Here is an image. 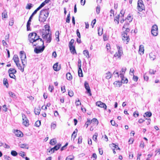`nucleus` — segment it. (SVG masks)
I'll return each instance as SVG.
<instances>
[{
	"instance_id": "obj_28",
	"label": "nucleus",
	"mask_w": 160,
	"mask_h": 160,
	"mask_svg": "<svg viewBox=\"0 0 160 160\" xmlns=\"http://www.w3.org/2000/svg\"><path fill=\"white\" fill-rule=\"evenodd\" d=\"M46 19L47 18L45 19V16H43L40 15L39 16V20L42 22H44L45 21Z\"/></svg>"
},
{
	"instance_id": "obj_5",
	"label": "nucleus",
	"mask_w": 160,
	"mask_h": 160,
	"mask_svg": "<svg viewBox=\"0 0 160 160\" xmlns=\"http://www.w3.org/2000/svg\"><path fill=\"white\" fill-rule=\"evenodd\" d=\"M118 52H116L114 55V57L116 58H120L121 56L123 54V52L122 51V47L118 45H117Z\"/></svg>"
},
{
	"instance_id": "obj_44",
	"label": "nucleus",
	"mask_w": 160,
	"mask_h": 160,
	"mask_svg": "<svg viewBox=\"0 0 160 160\" xmlns=\"http://www.w3.org/2000/svg\"><path fill=\"white\" fill-rule=\"evenodd\" d=\"M41 8V7L39 6L34 11L32 14L34 16L37 13V11L39 10Z\"/></svg>"
},
{
	"instance_id": "obj_38",
	"label": "nucleus",
	"mask_w": 160,
	"mask_h": 160,
	"mask_svg": "<svg viewBox=\"0 0 160 160\" xmlns=\"http://www.w3.org/2000/svg\"><path fill=\"white\" fill-rule=\"evenodd\" d=\"M98 136V134L97 133H95L93 135L92 139L95 142H97V137Z\"/></svg>"
},
{
	"instance_id": "obj_61",
	"label": "nucleus",
	"mask_w": 160,
	"mask_h": 160,
	"mask_svg": "<svg viewBox=\"0 0 160 160\" xmlns=\"http://www.w3.org/2000/svg\"><path fill=\"white\" fill-rule=\"evenodd\" d=\"M68 94L70 97H72L73 95V93L72 91H69L68 92Z\"/></svg>"
},
{
	"instance_id": "obj_53",
	"label": "nucleus",
	"mask_w": 160,
	"mask_h": 160,
	"mask_svg": "<svg viewBox=\"0 0 160 160\" xmlns=\"http://www.w3.org/2000/svg\"><path fill=\"white\" fill-rule=\"evenodd\" d=\"M134 70L132 68H131L130 70L129 73L131 75H134Z\"/></svg>"
},
{
	"instance_id": "obj_34",
	"label": "nucleus",
	"mask_w": 160,
	"mask_h": 160,
	"mask_svg": "<svg viewBox=\"0 0 160 160\" xmlns=\"http://www.w3.org/2000/svg\"><path fill=\"white\" fill-rule=\"evenodd\" d=\"M2 19L6 18H7V12L6 11H4L2 13Z\"/></svg>"
},
{
	"instance_id": "obj_56",
	"label": "nucleus",
	"mask_w": 160,
	"mask_h": 160,
	"mask_svg": "<svg viewBox=\"0 0 160 160\" xmlns=\"http://www.w3.org/2000/svg\"><path fill=\"white\" fill-rule=\"evenodd\" d=\"M70 14H68V15L66 19V22H67L69 23L70 22Z\"/></svg>"
},
{
	"instance_id": "obj_6",
	"label": "nucleus",
	"mask_w": 160,
	"mask_h": 160,
	"mask_svg": "<svg viewBox=\"0 0 160 160\" xmlns=\"http://www.w3.org/2000/svg\"><path fill=\"white\" fill-rule=\"evenodd\" d=\"M33 46H35L37 47H39L41 46H44V42L41 38H39V39H37L32 44Z\"/></svg>"
},
{
	"instance_id": "obj_12",
	"label": "nucleus",
	"mask_w": 160,
	"mask_h": 160,
	"mask_svg": "<svg viewBox=\"0 0 160 160\" xmlns=\"http://www.w3.org/2000/svg\"><path fill=\"white\" fill-rule=\"evenodd\" d=\"M44 46H40L39 47H36L34 49V51L36 53H38L42 52L44 49Z\"/></svg>"
},
{
	"instance_id": "obj_24",
	"label": "nucleus",
	"mask_w": 160,
	"mask_h": 160,
	"mask_svg": "<svg viewBox=\"0 0 160 160\" xmlns=\"http://www.w3.org/2000/svg\"><path fill=\"white\" fill-rule=\"evenodd\" d=\"M41 111L40 107L38 108H35L34 109V112L36 115H39Z\"/></svg>"
},
{
	"instance_id": "obj_62",
	"label": "nucleus",
	"mask_w": 160,
	"mask_h": 160,
	"mask_svg": "<svg viewBox=\"0 0 160 160\" xmlns=\"http://www.w3.org/2000/svg\"><path fill=\"white\" fill-rule=\"evenodd\" d=\"M133 80L135 82H137L138 79V77L134 75H133Z\"/></svg>"
},
{
	"instance_id": "obj_39",
	"label": "nucleus",
	"mask_w": 160,
	"mask_h": 160,
	"mask_svg": "<svg viewBox=\"0 0 160 160\" xmlns=\"http://www.w3.org/2000/svg\"><path fill=\"white\" fill-rule=\"evenodd\" d=\"M3 84L6 86L7 88L8 87V84L7 79L4 78L3 81Z\"/></svg>"
},
{
	"instance_id": "obj_45",
	"label": "nucleus",
	"mask_w": 160,
	"mask_h": 160,
	"mask_svg": "<svg viewBox=\"0 0 160 160\" xmlns=\"http://www.w3.org/2000/svg\"><path fill=\"white\" fill-rule=\"evenodd\" d=\"M9 74V77L12 78L14 79L15 78V76L14 75V74L15 73H12L11 72H8Z\"/></svg>"
},
{
	"instance_id": "obj_27",
	"label": "nucleus",
	"mask_w": 160,
	"mask_h": 160,
	"mask_svg": "<svg viewBox=\"0 0 160 160\" xmlns=\"http://www.w3.org/2000/svg\"><path fill=\"white\" fill-rule=\"evenodd\" d=\"M98 34L99 36H101L102 34L103 28H102L99 27L98 29Z\"/></svg>"
},
{
	"instance_id": "obj_19",
	"label": "nucleus",
	"mask_w": 160,
	"mask_h": 160,
	"mask_svg": "<svg viewBox=\"0 0 160 160\" xmlns=\"http://www.w3.org/2000/svg\"><path fill=\"white\" fill-rule=\"evenodd\" d=\"M113 84L115 87H120L122 85V82L120 81H116L114 82Z\"/></svg>"
},
{
	"instance_id": "obj_47",
	"label": "nucleus",
	"mask_w": 160,
	"mask_h": 160,
	"mask_svg": "<svg viewBox=\"0 0 160 160\" xmlns=\"http://www.w3.org/2000/svg\"><path fill=\"white\" fill-rule=\"evenodd\" d=\"M145 114L147 117H150L152 115V113L150 112H147L145 113Z\"/></svg>"
},
{
	"instance_id": "obj_2",
	"label": "nucleus",
	"mask_w": 160,
	"mask_h": 160,
	"mask_svg": "<svg viewBox=\"0 0 160 160\" xmlns=\"http://www.w3.org/2000/svg\"><path fill=\"white\" fill-rule=\"evenodd\" d=\"M13 60L18 68L23 72L24 70L23 66L22 67L19 63V59L18 55H14L13 58Z\"/></svg>"
},
{
	"instance_id": "obj_30",
	"label": "nucleus",
	"mask_w": 160,
	"mask_h": 160,
	"mask_svg": "<svg viewBox=\"0 0 160 160\" xmlns=\"http://www.w3.org/2000/svg\"><path fill=\"white\" fill-rule=\"evenodd\" d=\"M8 94L10 97H11L12 98H16V95L13 92L11 91L9 92Z\"/></svg>"
},
{
	"instance_id": "obj_40",
	"label": "nucleus",
	"mask_w": 160,
	"mask_h": 160,
	"mask_svg": "<svg viewBox=\"0 0 160 160\" xmlns=\"http://www.w3.org/2000/svg\"><path fill=\"white\" fill-rule=\"evenodd\" d=\"M16 70L15 69L13 68H10L8 71V72H11L12 73H16Z\"/></svg>"
},
{
	"instance_id": "obj_15",
	"label": "nucleus",
	"mask_w": 160,
	"mask_h": 160,
	"mask_svg": "<svg viewBox=\"0 0 160 160\" xmlns=\"http://www.w3.org/2000/svg\"><path fill=\"white\" fill-rule=\"evenodd\" d=\"M14 133L15 135L18 137H21L23 136V134L22 132L18 130H15Z\"/></svg>"
},
{
	"instance_id": "obj_23",
	"label": "nucleus",
	"mask_w": 160,
	"mask_h": 160,
	"mask_svg": "<svg viewBox=\"0 0 160 160\" xmlns=\"http://www.w3.org/2000/svg\"><path fill=\"white\" fill-rule=\"evenodd\" d=\"M126 70V68H122L121 71L120 72V77L122 78L123 77V75L125 73V71Z\"/></svg>"
},
{
	"instance_id": "obj_18",
	"label": "nucleus",
	"mask_w": 160,
	"mask_h": 160,
	"mask_svg": "<svg viewBox=\"0 0 160 160\" xmlns=\"http://www.w3.org/2000/svg\"><path fill=\"white\" fill-rule=\"evenodd\" d=\"M69 47L70 48V52L72 54H74L75 53H76V52L75 49V47H74V46H69Z\"/></svg>"
},
{
	"instance_id": "obj_49",
	"label": "nucleus",
	"mask_w": 160,
	"mask_h": 160,
	"mask_svg": "<svg viewBox=\"0 0 160 160\" xmlns=\"http://www.w3.org/2000/svg\"><path fill=\"white\" fill-rule=\"evenodd\" d=\"M74 40L73 39H72L69 43V46H73V44L74 42Z\"/></svg>"
},
{
	"instance_id": "obj_58",
	"label": "nucleus",
	"mask_w": 160,
	"mask_h": 160,
	"mask_svg": "<svg viewBox=\"0 0 160 160\" xmlns=\"http://www.w3.org/2000/svg\"><path fill=\"white\" fill-rule=\"evenodd\" d=\"M11 154L13 156H15L17 155V153L15 151H12L11 152Z\"/></svg>"
},
{
	"instance_id": "obj_50",
	"label": "nucleus",
	"mask_w": 160,
	"mask_h": 160,
	"mask_svg": "<svg viewBox=\"0 0 160 160\" xmlns=\"http://www.w3.org/2000/svg\"><path fill=\"white\" fill-rule=\"evenodd\" d=\"M129 25V23L127 22V23L125 24L123 26L122 30L123 31H124L125 28H128V26Z\"/></svg>"
},
{
	"instance_id": "obj_52",
	"label": "nucleus",
	"mask_w": 160,
	"mask_h": 160,
	"mask_svg": "<svg viewBox=\"0 0 160 160\" xmlns=\"http://www.w3.org/2000/svg\"><path fill=\"white\" fill-rule=\"evenodd\" d=\"M156 70H154L153 69H151L149 70V73L151 74H154L156 73Z\"/></svg>"
},
{
	"instance_id": "obj_17",
	"label": "nucleus",
	"mask_w": 160,
	"mask_h": 160,
	"mask_svg": "<svg viewBox=\"0 0 160 160\" xmlns=\"http://www.w3.org/2000/svg\"><path fill=\"white\" fill-rule=\"evenodd\" d=\"M53 68L55 71H58L60 69V67L58 65V63H56L53 66Z\"/></svg>"
},
{
	"instance_id": "obj_43",
	"label": "nucleus",
	"mask_w": 160,
	"mask_h": 160,
	"mask_svg": "<svg viewBox=\"0 0 160 160\" xmlns=\"http://www.w3.org/2000/svg\"><path fill=\"white\" fill-rule=\"evenodd\" d=\"M60 147L61 144H58L56 145L54 148H53L55 151H57L59 148Z\"/></svg>"
},
{
	"instance_id": "obj_35",
	"label": "nucleus",
	"mask_w": 160,
	"mask_h": 160,
	"mask_svg": "<svg viewBox=\"0 0 160 160\" xmlns=\"http://www.w3.org/2000/svg\"><path fill=\"white\" fill-rule=\"evenodd\" d=\"M119 15H117L115 18L114 21L116 23H117L118 24L119 22Z\"/></svg>"
},
{
	"instance_id": "obj_48",
	"label": "nucleus",
	"mask_w": 160,
	"mask_h": 160,
	"mask_svg": "<svg viewBox=\"0 0 160 160\" xmlns=\"http://www.w3.org/2000/svg\"><path fill=\"white\" fill-rule=\"evenodd\" d=\"M91 123L92 121H91V120H88L87 122H86L85 125L86 126V127L87 128L88 126Z\"/></svg>"
},
{
	"instance_id": "obj_46",
	"label": "nucleus",
	"mask_w": 160,
	"mask_h": 160,
	"mask_svg": "<svg viewBox=\"0 0 160 160\" xmlns=\"http://www.w3.org/2000/svg\"><path fill=\"white\" fill-rule=\"evenodd\" d=\"M74 158V157L73 156H69L68 157L66 160H73Z\"/></svg>"
},
{
	"instance_id": "obj_14",
	"label": "nucleus",
	"mask_w": 160,
	"mask_h": 160,
	"mask_svg": "<svg viewBox=\"0 0 160 160\" xmlns=\"http://www.w3.org/2000/svg\"><path fill=\"white\" fill-rule=\"evenodd\" d=\"M122 39L123 41L126 42V43L128 42L129 39L126 32L122 34Z\"/></svg>"
},
{
	"instance_id": "obj_55",
	"label": "nucleus",
	"mask_w": 160,
	"mask_h": 160,
	"mask_svg": "<svg viewBox=\"0 0 160 160\" xmlns=\"http://www.w3.org/2000/svg\"><path fill=\"white\" fill-rule=\"evenodd\" d=\"M78 68H81V61L80 59H79L78 61Z\"/></svg>"
},
{
	"instance_id": "obj_20",
	"label": "nucleus",
	"mask_w": 160,
	"mask_h": 160,
	"mask_svg": "<svg viewBox=\"0 0 160 160\" xmlns=\"http://www.w3.org/2000/svg\"><path fill=\"white\" fill-rule=\"evenodd\" d=\"M19 146L21 148H26L28 149V144L26 143H22L19 145Z\"/></svg>"
},
{
	"instance_id": "obj_26",
	"label": "nucleus",
	"mask_w": 160,
	"mask_h": 160,
	"mask_svg": "<svg viewBox=\"0 0 160 160\" xmlns=\"http://www.w3.org/2000/svg\"><path fill=\"white\" fill-rule=\"evenodd\" d=\"M50 0H45L44 2L42 3L40 5L41 8L43 7L46 4L50 2Z\"/></svg>"
},
{
	"instance_id": "obj_22",
	"label": "nucleus",
	"mask_w": 160,
	"mask_h": 160,
	"mask_svg": "<svg viewBox=\"0 0 160 160\" xmlns=\"http://www.w3.org/2000/svg\"><path fill=\"white\" fill-rule=\"evenodd\" d=\"M83 53L84 56H85L87 58H89V52L88 50H84L83 51Z\"/></svg>"
},
{
	"instance_id": "obj_64",
	"label": "nucleus",
	"mask_w": 160,
	"mask_h": 160,
	"mask_svg": "<svg viewBox=\"0 0 160 160\" xmlns=\"http://www.w3.org/2000/svg\"><path fill=\"white\" fill-rule=\"evenodd\" d=\"M75 103L76 105L77 106L81 104V103L79 99H78L77 100H76Z\"/></svg>"
},
{
	"instance_id": "obj_42",
	"label": "nucleus",
	"mask_w": 160,
	"mask_h": 160,
	"mask_svg": "<svg viewBox=\"0 0 160 160\" xmlns=\"http://www.w3.org/2000/svg\"><path fill=\"white\" fill-rule=\"evenodd\" d=\"M32 6L33 5L32 4L28 3L26 7V8L28 9H30Z\"/></svg>"
},
{
	"instance_id": "obj_32",
	"label": "nucleus",
	"mask_w": 160,
	"mask_h": 160,
	"mask_svg": "<svg viewBox=\"0 0 160 160\" xmlns=\"http://www.w3.org/2000/svg\"><path fill=\"white\" fill-rule=\"evenodd\" d=\"M66 77L67 79L70 80L72 79V76L70 73H68L66 74Z\"/></svg>"
},
{
	"instance_id": "obj_41",
	"label": "nucleus",
	"mask_w": 160,
	"mask_h": 160,
	"mask_svg": "<svg viewBox=\"0 0 160 160\" xmlns=\"http://www.w3.org/2000/svg\"><path fill=\"white\" fill-rule=\"evenodd\" d=\"M150 58L152 60H154L156 58V56L152 53H150L149 54Z\"/></svg>"
},
{
	"instance_id": "obj_25",
	"label": "nucleus",
	"mask_w": 160,
	"mask_h": 160,
	"mask_svg": "<svg viewBox=\"0 0 160 160\" xmlns=\"http://www.w3.org/2000/svg\"><path fill=\"white\" fill-rule=\"evenodd\" d=\"M91 121H92V123L93 125L96 124L97 125L98 124V120L96 118H93L91 120Z\"/></svg>"
},
{
	"instance_id": "obj_16",
	"label": "nucleus",
	"mask_w": 160,
	"mask_h": 160,
	"mask_svg": "<svg viewBox=\"0 0 160 160\" xmlns=\"http://www.w3.org/2000/svg\"><path fill=\"white\" fill-rule=\"evenodd\" d=\"M144 52V46L142 45H140L139 46V50L138 51L139 53L142 55L143 54Z\"/></svg>"
},
{
	"instance_id": "obj_1",
	"label": "nucleus",
	"mask_w": 160,
	"mask_h": 160,
	"mask_svg": "<svg viewBox=\"0 0 160 160\" xmlns=\"http://www.w3.org/2000/svg\"><path fill=\"white\" fill-rule=\"evenodd\" d=\"M44 28L42 32V38L46 42L49 43L52 39L51 34L50 33L49 26L46 25L44 26Z\"/></svg>"
},
{
	"instance_id": "obj_33",
	"label": "nucleus",
	"mask_w": 160,
	"mask_h": 160,
	"mask_svg": "<svg viewBox=\"0 0 160 160\" xmlns=\"http://www.w3.org/2000/svg\"><path fill=\"white\" fill-rule=\"evenodd\" d=\"M110 147H115L116 149V150H120V148L118 146L116 145L114 143H112V144H111L110 145Z\"/></svg>"
},
{
	"instance_id": "obj_37",
	"label": "nucleus",
	"mask_w": 160,
	"mask_h": 160,
	"mask_svg": "<svg viewBox=\"0 0 160 160\" xmlns=\"http://www.w3.org/2000/svg\"><path fill=\"white\" fill-rule=\"evenodd\" d=\"M112 74L109 72H108L106 73V78L107 79H109L111 78Z\"/></svg>"
},
{
	"instance_id": "obj_54",
	"label": "nucleus",
	"mask_w": 160,
	"mask_h": 160,
	"mask_svg": "<svg viewBox=\"0 0 160 160\" xmlns=\"http://www.w3.org/2000/svg\"><path fill=\"white\" fill-rule=\"evenodd\" d=\"M91 158H93V160L96 159L97 158V156L96 154L95 153H93L92 155Z\"/></svg>"
},
{
	"instance_id": "obj_51",
	"label": "nucleus",
	"mask_w": 160,
	"mask_h": 160,
	"mask_svg": "<svg viewBox=\"0 0 160 160\" xmlns=\"http://www.w3.org/2000/svg\"><path fill=\"white\" fill-rule=\"evenodd\" d=\"M41 125V122L40 121H37L35 124V126L36 127H39Z\"/></svg>"
},
{
	"instance_id": "obj_57",
	"label": "nucleus",
	"mask_w": 160,
	"mask_h": 160,
	"mask_svg": "<svg viewBox=\"0 0 160 160\" xmlns=\"http://www.w3.org/2000/svg\"><path fill=\"white\" fill-rule=\"evenodd\" d=\"M126 20H127L128 21V22H130L132 20V18L130 16H128L127 17V19Z\"/></svg>"
},
{
	"instance_id": "obj_21",
	"label": "nucleus",
	"mask_w": 160,
	"mask_h": 160,
	"mask_svg": "<svg viewBox=\"0 0 160 160\" xmlns=\"http://www.w3.org/2000/svg\"><path fill=\"white\" fill-rule=\"evenodd\" d=\"M31 20L32 19L29 18L27 23V31L30 30V25L31 24Z\"/></svg>"
},
{
	"instance_id": "obj_29",
	"label": "nucleus",
	"mask_w": 160,
	"mask_h": 160,
	"mask_svg": "<svg viewBox=\"0 0 160 160\" xmlns=\"http://www.w3.org/2000/svg\"><path fill=\"white\" fill-rule=\"evenodd\" d=\"M57 143V140L55 139H53L51 140L50 142V144L52 145H54Z\"/></svg>"
},
{
	"instance_id": "obj_11",
	"label": "nucleus",
	"mask_w": 160,
	"mask_h": 160,
	"mask_svg": "<svg viewBox=\"0 0 160 160\" xmlns=\"http://www.w3.org/2000/svg\"><path fill=\"white\" fill-rule=\"evenodd\" d=\"M48 14L49 12L48 10L47 9L42 10L41 11L40 13V15L45 16V19L47 18L48 16Z\"/></svg>"
},
{
	"instance_id": "obj_9",
	"label": "nucleus",
	"mask_w": 160,
	"mask_h": 160,
	"mask_svg": "<svg viewBox=\"0 0 160 160\" xmlns=\"http://www.w3.org/2000/svg\"><path fill=\"white\" fill-rule=\"evenodd\" d=\"M22 116L23 120V124L26 127H28L29 125V121L28 120L25 115L22 114Z\"/></svg>"
},
{
	"instance_id": "obj_7",
	"label": "nucleus",
	"mask_w": 160,
	"mask_h": 160,
	"mask_svg": "<svg viewBox=\"0 0 160 160\" xmlns=\"http://www.w3.org/2000/svg\"><path fill=\"white\" fill-rule=\"evenodd\" d=\"M137 9L138 10L141 12L144 9V6L142 0H138V2Z\"/></svg>"
},
{
	"instance_id": "obj_4",
	"label": "nucleus",
	"mask_w": 160,
	"mask_h": 160,
	"mask_svg": "<svg viewBox=\"0 0 160 160\" xmlns=\"http://www.w3.org/2000/svg\"><path fill=\"white\" fill-rule=\"evenodd\" d=\"M20 58L22 61L23 67L24 69L26 66L27 62L26 54L23 51H21L20 52Z\"/></svg>"
},
{
	"instance_id": "obj_36",
	"label": "nucleus",
	"mask_w": 160,
	"mask_h": 160,
	"mask_svg": "<svg viewBox=\"0 0 160 160\" xmlns=\"http://www.w3.org/2000/svg\"><path fill=\"white\" fill-rule=\"evenodd\" d=\"M78 75L80 77H82L83 74L82 73V71L81 68H78Z\"/></svg>"
},
{
	"instance_id": "obj_59",
	"label": "nucleus",
	"mask_w": 160,
	"mask_h": 160,
	"mask_svg": "<svg viewBox=\"0 0 160 160\" xmlns=\"http://www.w3.org/2000/svg\"><path fill=\"white\" fill-rule=\"evenodd\" d=\"M56 127V124L55 123H52L51 124V128L52 129H54Z\"/></svg>"
},
{
	"instance_id": "obj_8",
	"label": "nucleus",
	"mask_w": 160,
	"mask_h": 160,
	"mask_svg": "<svg viewBox=\"0 0 160 160\" xmlns=\"http://www.w3.org/2000/svg\"><path fill=\"white\" fill-rule=\"evenodd\" d=\"M158 27L156 25H153L152 27L151 33L154 36H156L158 35Z\"/></svg>"
},
{
	"instance_id": "obj_3",
	"label": "nucleus",
	"mask_w": 160,
	"mask_h": 160,
	"mask_svg": "<svg viewBox=\"0 0 160 160\" xmlns=\"http://www.w3.org/2000/svg\"><path fill=\"white\" fill-rule=\"evenodd\" d=\"M39 36L35 32L30 33L28 35L29 41L32 44L38 39Z\"/></svg>"
},
{
	"instance_id": "obj_63",
	"label": "nucleus",
	"mask_w": 160,
	"mask_h": 160,
	"mask_svg": "<svg viewBox=\"0 0 160 160\" xmlns=\"http://www.w3.org/2000/svg\"><path fill=\"white\" fill-rule=\"evenodd\" d=\"M54 89V87L53 86L49 85V90L51 92H52V90Z\"/></svg>"
},
{
	"instance_id": "obj_10",
	"label": "nucleus",
	"mask_w": 160,
	"mask_h": 160,
	"mask_svg": "<svg viewBox=\"0 0 160 160\" xmlns=\"http://www.w3.org/2000/svg\"><path fill=\"white\" fill-rule=\"evenodd\" d=\"M96 105L98 107L101 108H103L105 110L107 109V106L106 104L101 101H97L96 103Z\"/></svg>"
},
{
	"instance_id": "obj_13",
	"label": "nucleus",
	"mask_w": 160,
	"mask_h": 160,
	"mask_svg": "<svg viewBox=\"0 0 160 160\" xmlns=\"http://www.w3.org/2000/svg\"><path fill=\"white\" fill-rule=\"evenodd\" d=\"M84 85L85 89L87 91V92L89 94L90 96H91L92 94L88 83L87 82H85L84 83Z\"/></svg>"
},
{
	"instance_id": "obj_31",
	"label": "nucleus",
	"mask_w": 160,
	"mask_h": 160,
	"mask_svg": "<svg viewBox=\"0 0 160 160\" xmlns=\"http://www.w3.org/2000/svg\"><path fill=\"white\" fill-rule=\"evenodd\" d=\"M59 31H56L55 32V36L56 37V40L57 42H59Z\"/></svg>"
},
{
	"instance_id": "obj_60",
	"label": "nucleus",
	"mask_w": 160,
	"mask_h": 160,
	"mask_svg": "<svg viewBox=\"0 0 160 160\" xmlns=\"http://www.w3.org/2000/svg\"><path fill=\"white\" fill-rule=\"evenodd\" d=\"M100 7L99 6H98L96 8V12L98 14L100 12Z\"/></svg>"
}]
</instances>
